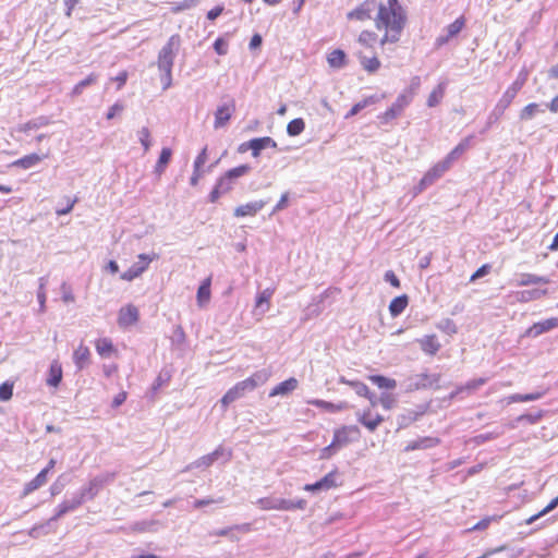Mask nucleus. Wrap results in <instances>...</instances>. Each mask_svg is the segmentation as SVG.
<instances>
[{"label":"nucleus","instance_id":"obj_1","mask_svg":"<svg viewBox=\"0 0 558 558\" xmlns=\"http://www.w3.org/2000/svg\"><path fill=\"white\" fill-rule=\"evenodd\" d=\"M377 11L375 17L376 28L385 29V35L380 40L381 45L386 43H397L407 22V15L398 0H387V3H377L376 0H365L356 9L348 13L349 20L366 21L372 19V13Z\"/></svg>","mask_w":558,"mask_h":558},{"label":"nucleus","instance_id":"obj_2","mask_svg":"<svg viewBox=\"0 0 558 558\" xmlns=\"http://www.w3.org/2000/svg\"><path fill=\"white\" fill-rule=\"evenodd\" d=\"M268 379V374L265 371H259L254 373L251 377L235 384L232 388H230L225 396L221 398L220 402L223 408H227L232 402L242 398L247 391H252L258 386L265 384Z\"/></svg>","mask_w":558,"mask_h":558},{"label":"nucleus","instance_id":"obj_3","mask_svg":"<svg viewBox=\"0 0 558 558\" xmlns=\"http://www.w3.org/2000/svg\"><path fill=\"white\" fill-rule=\"evenodd\" d=\"M181 46V37L179 34L172 35L167 44L160 49L158 53V69L161 72L167 73V76L170 75V71H172L174 58L179 51Z\"/></svg>","mask_w":558,"mask_h":558},{"label":"nucleus","instance_id":"obj_4","mask_svg":"<svg viewBox=\"0 0 558 558\" xmlns=\"http://www.w3.org/2000/svg\"><path fill=\"white\" fill-rule=\"evenodd\" d=\"M525 77H518L511 86L508 87V89L504 93L497 105L495 106L493 112L489 114L488 118V124H492L502 116L505 110L510 106L512 100L515 98L519 90L524 85Z\"/></svg>","mask_w":558,"mask_h":558},{"label":"nucleus","instance_id":"obj_5","mask_svg":"<svg viewBox=\"0 0 558 558\" xmlns=\"http://www.w3.org/2000/svg\"><path fill=\"white\" fill-rule=\"evenodd\" d=\"M439 374H416L407 379V391H415L421 389L439 388Z\"/></svg>","mask_w":558,"mask_h":558},{"label":"nucleus","instance_id":"obj_6","mask_svg":"<svg viewBox=\"0 0 558 558\" xmlns=\"http://www.w3.org/2000/svg\"><path fill=\"white\" fill-rule=\"evenodd\" d=\"M158 258L159 255L156 253H153L151 255L140 254L138 262L134 263L126 271L122 272L120 278L125 281L134 280L147 269L150 262Z\"/></svg>","mask_w":558,"mask_h":558},{"label":"nucleus","instance_id":"obj_7","mask_svg":"<svg viewBox=\"0 0 558 558\" xmlns=\"http://www.w3.org/2000/svg\"><path fill=\"white\" fill-rule=\"evenodd\" d=\"M235 111V101L233 98L227 97L223 102H221L216 111H215V122L214 128L221 129L225 128L230 121L232 114Z\"/></svg>","mask_w":558,"mask_h":558},{"label":"nucleus","instance_id":"obj_8","mask_svg":"<svg viewBox=\"0 0 558 558\" xmlns=\"http://www.w3.org/2000/svg\"><path fill=\"white\" fill-rule=\"evenodd\" d=\"M113 476L114 474L96 476L88 483L87 486L83 487L78 493H76V495L78 497H82L83 502H85L86 500H92L98 495L104 484L107 483L108 481H111Z\"/></svg>","mask_w":558,"mask_h":558},{"label":"nucleus","instance_id":"obj_9","mask_svg":"<svg viewBox=\"0 0 558 558\" xmlns=\"http://www.w3.org/2000/svg\"><path fill=\"white\" fill-rule=\"evenodd\" d=\"M360 435V430L356 426H344L340 429L335 430L333 439L331 441V447H337L338 449L347 446L353 439H356Z\"/></svg>","mask_w":558,"mask_h":558},{"label":"nucleus","instance_id":"obj_10","mask_svg":"<svg viewBox=\"0 0 558 558\" xmlns=\"http://www.w3.org/2000/svg\"><path fill=\"white\" fill-rule=\"evenodd\" d=\"M221 457H225L226 461H228L231 458V452L227 451L223 447L219 446L211 453L203 456L193 463H191L186 469L191 470L193 468H208L214 462L218 461Z\"/></svg>","mask_w":558,"mask_h":558},{"label":"nucleus","instance_id":"obj_11","mask_svg":"<svg viewBox=\"0 0 558 558\" xmlns=\"http://www.w3.org/2000/svg\"><path fill=\"white\" fill-rule=\"evenodd\" d=\"M450 167L442 160L436 163L432 169H429L425 175L421 179L417 185V192L424 191L427 186L432 185L436 180H438Z\"/></svg>","mask_w":558,"mask_h":558},{"label":"nucleus","instance_id":"obj_12","mask_svg":"<svg viewBox=\"0 0 558 558\" xmlns=\"http://www.w3.org/2000/svg\"><path fill=\"white\" fill-rule=\"evenodd\" d=\"M83 504L82 497L74 494L70 499L63 500L56 509V513L51 517L46 525H49L52 521H56L66 514L68 512L76 510Z\"/></svg>","mask_w":558,"mask_h":558},{"label":"nucleus","instance_id":"obj_13","mask_svg":"<svg viewBox=\"0 0 558 558\" xmlns=\"http://www.w3.org/2000/svg\"><path fill=\"white\" fill-rule=\"evenodd\" d=\"M140 313L137 307L132 304L121 307L118 316L120 327H129L137 323Z\"/></svg>","mask_w":558,"mask_h":558},{"label":"nucleus","instance_id":"obj_14","mask_svg":"<svg viewBox=\"0 0 558 558\" xmlns=\"http://www.w3.org/2000/svg\"><path fill=\"white\" fill-rule=\"evenodd\" d=\"M410 101L411 98L408 97L405 94L399 95L396 102L383 113V121L387 123L390 120L397 118L401 113L403 108L410 104Z\"/></svg>","mask_w":558,"mask_h":558},{"label":"nucleus","instance_id":"obj_15","mask_svg":"<svg viewBox=\"0 0 558 558\" xmlns=\"http://www.w3.org/2000/svg\"><path fill=\"white\" fill-rule=\"evenodd\" d=\"M248 147H250V150H252V156L258 157L263 149H266L268 147L276 148L277 143L275 140H272L269 136L256 137V138H252L248 141Z\"/></svg>","mask_w":558,"mask_h":558},{"label":"nucleus","instance_id":"obj_16","mask_svg":"<svg viewBox=\"0 0 558 558\" xmlns=\"http://www.w3.org/2000/svg\"><path fill=\"white\" fill-rule=\"evenodd\" d=\"M558 327V318H548L543 322L535 323L526 330L529 337H538L539 335L547 332Z\"/></svg>","mask_w":558,"mask_h":558},{"label":"nucleus","instance_id":"obj_17","mask_svg":"<svg viewBox=\"0 0 558 558\" xmlns=\"http://www.w3.org/2000/svg\"><path fill=\"white\" fill-rule=\"evenodd\" d=\"M267 201H255L244 205H240L234 209L235 217L254 216L264 208Z\"/></svg>","mask_w":558,"mask_h":558},{"label":"nucleus","instance_id":"obj_18","mask_svg":"<svg viewBox=\"0 0 558 558\" xmlns=\"http://www.w3.org/2000/svg\"><path fill=\"white\" fill-rule=\"evenodd\" d=\"M439 444V439L435 437H422L417 440L410 441L404 451H414V450H424L428 448H433Z\"/></svg>","mask_w":558,"mask_h":558},{"label":"nucleus","instance_id":"obj_19","mask_svg":"<svg viewBox=\"0 0 558 558\" xmlns=\"http://www.w3.org/2000/svg\"><path fill=\"white\" fill-rule=\"evenodd\" d=\"M298 387V380L294 377H290L289 379L278 384L274 389L270 391L269 396H287L293 390H295Z\"/></svg>","mask_w":558,"mask_h":558},{"label":"nucleus","instance_id":"obj_20","mask_svg":"<svg viewBox=\"0 0 558 558\" xmlns=\"http://www.w3.org/2000/svg\"><path fill=\"white\" fill-rule=\"evenodd\" d=\"M211 278H206L197 289L196 300L199 307L205 306L210 300Z\"/></svg>","mask_w":558,"mask_h":558},{"label":"nucleus","instance_id":"obj_21","mask_svg":"<svg viewBox=\"0 0 558 558\" xmlns=\"http://www.w3.org/2000/svg\"><path fill=\"white\" fill-rule=\"evenodd\" d=\"M62 380V367L58 361H53L49 367V375L47 378V385L51 387H58Z\"/></svg>","mask_w":558,"mask_h":558},{"label":"nucleus","instance_id":"obj_22","mask_svg":"<svg viewBox=\"0 0 558 558\" xmlns=\"http://www.w3.org/2000/svg\"><path fill=\"white\" fill-rule=\"evenodd\" d=\"M384 421V417L377 414L375 417L371 416V411H365L359 416V422L364 425L368 430L374 432Z\"/></svg>","mask_w":558,"mask_h":558},{"label":"nucleus","instance_id":"obj_23","mask_svg":"<svg viewBox=\"0 0 558 558\" xmlns=\"http://www.w3.org/2000/svg\"><path fill=\"white\" fill-rule=\"evenodd\" d=\"M46 156L47 155L40 156L38 154H31L14 161L13 166L23 169H29L37 166Z\"/></svg>","mask_w":558,"mask_h":558},{"label":"nucleus","instance_id":"obj_24","mask_svg":"<svg viewBox=\"0 0 558 558\" xmlns=\"http://www.w3.org/2000/svg\"><path fill=\"white\" fill-rule=\"evenodd\" d=\"M328 64L333 69H341L347 64V54L341 49H336L328 54Z\"/></svg>","mask_w":558,"mask_h":558},{"label":"nucleus","instance_id":"obj_25","mask_svg":"<svg viewBox=\"0 0 558 558\" xmlns=\"http://www.w3.org/2000/svg\"><path fill=\"white\" fill-rule=\"evenodd\" d=\"M408 295L396 296L389 304V312L392 317L399 316L408 306Z\"/></svg>","mask_w":558,"mask_h":558},{"label":"nucleus","instance_id":"obj_26","mask_svg":"<svg viewBox=\"0 0 558 558\" xmlns=\"http://www.w3.org/2000/svg\"><path fill=\"white\" fill-rule=\"evenodd\" d=\"M171 156H172V150L170 148L163 147L161 149L159 158H158L157 163L155 166V173L156 174L161 175L165 172V170H166V168H167V166H168V163H169V161L171 159Z\"/></svg>","mask_w":558,"mask_h":558},{"label":"nucleus","instance_id":"obj_27","mask_svg":"<svg viewBox=\"0 0 558 558\" xmlns=\"http://www.w3.org/2000/svg\"><path fill=\"white\" fill-rule=\"evenodd\" d=\"M549 279L546 277L537 276L534 274H521L519 280L517 282L518 286H530V284H538V283H548Z\"/></svg>","mask_w":558,"mask_h":558},{"label":"nucleus","instance_id":"obj_28","mask_svg":"<svg viewBox=\"0 0 558 558\" xmlns=\"http://www.w3.org/2000/svg\"><path fill=\"white\" fill-rule=\"evenodd\" d=\"M89 357V349L83 344H80L78 348L73 353V360L78 369H82L87 363Z\"/></svg>","mask_w":558,"mask_h":558},{"label":"nucleus","instance_id":"obj_29","mask_svg":"<svg viewBox=\"0 0 558 558\" xmlns=\"http://www.w3.org/2000/svg\"><path fill=\"white\" fill-rule=\"evenodd\" d=\"M545 395V391H535L532 393H514L508 397V403L513 402H527V401H535L541 399Z\"/></svg>","mask_w":558,"mask_h":558},{"label":"nucleus","instance_id":"obj_30","mask_svg":"<svg viewBox=\"0 0 558 558\" xmlns=\"http://www.w3.org/2000/svg\"><path fill=\"white\" fill-rule=\"evenodd\" d=\"M547 293V290L533 289V290H524L518 292V301L520 302H530L533 300H538Z\"/></svg>","mask_w":558,"mask_h":558},{"label":"nucleus","instance_id":"obj_31","mask_svg":"<svg viewBox=\"0 0 558 558\" xmlns=\"http://www.w3.org/2000/svg\"><path fill=\"white\" fill-rule=\"evenodd\" d=\"M47 482V470H41L37 476L32 480L29 483L25 486V494H29L39 487H41Z\"/></svg>","mask_w":558,"mask_h":558},{"label":"nucleus","instance_id":"obj_32","mask_svg":"<svg viewBox=\"0 0 558 558\" xmlns=\"http://www.w3.org/2000/svg\"><path fill=\"white\" fill-rule=\"evenodd\" d=\"M421 348L424 352L433 355L439 350L440 344L435 336H427L421 340Z\"/></svg>","mask_w":558,"mask_h":558},{"label":"nucleus","instance_id":"obj_33","mask_svg":"<svg viewBox=\"0 0 558 558\" xmlns=\"http://www.w3.org/2000/svg\"><path fill=\"white\" fill-rule=\"evenodd\" d=\"M369 379L381 389H395L397 386V383L392 378L385 377L383 375H374L371 376Z\"/></svg>","mask_w":558,"mask_h":558},{"label":"nucleus","instance_id":"obj_34","mask_svg":"<svg viewBox=\"0 0 558 558\" xmlns=\"http://www.w3.org/2000/svg\"><path fill=\"white\" fill-rule=\"evenodd\" d=\"M468 142L469 140H465L464 142L460 143L459 145H457L448 155L447 157L444 159V161L449 166L451 167L452 162L459 158V156H461L466 147H468Z\"/></svg>","mask_w":558,"mask_h":558},{"label":"nucleus","instance_id":"obj_35","mask_svg":"<svg viewBox=\"0 0 558 558\" xmlns=\"http://www.w3.org/2000/svg\"><path fill=\"white\" fill-rule=\"evenodd\" d=\"M256 505H257L262 510H280L279 498H277V497H265V498H259V499L256 501Z\"/></svg>","mask_w":558,"mask_h":558},{"label":"nucleus","instance_id":"obj_36","mask_svg":"<svg viewBox=\"0 0 558 558\" xmlns=\"http://www.w3.org/2000/svg\"><path fill=\"white\" fill-rule=\"evenodd\" d=\"M233 530H240V531L246 532V531H248V524H242V525H235L233 527L220 529V530L215 531L213 533V535H216V536H227L231 541H238V537L234 534H232Z\"/></svg>","mask_w":558,"mask_h":558},{"label":"nucleus","instance_id":"obj_37","mask_svg":"<svg viewBox=\"0 0 558 558\" xmlns=\"http://www.w3.org/2000/svg\"><path fill=\"white\" fill-rule=\"evenodd\" d=\"M305 129V122L301 118L293 119L287 125V133L290 136L300 135Z\"/></svg>","mask_w":558,"mask_h":558},{"label":"nucleus","instance_id":"obj_38","mask_svg":"<svg viewBox=\"0 0 558 558\" xmlns=\"http://www.w3.org/2000/svg\"><path fill=\"white\" fill-rule=\"evenodd\" d=\"M445 95V84L440 83L428 96L427 98V106L428 107H435L439 104L441 98Z\"/></svg>","mask_w":558,"mask_h":558},{"label":"nucleus","instance_id":"obj_39","mask_svg":"<svg viewBox=\"0 0 558 558\" xmlns=\"http://www.w3.org/2000/svg\"><path fill=\"white\" fill-rule=\"evenodd\" d=\"M97 78H98V76L95 73H90L86 78L82 80L74 86V88L72 90V95L73 96L81 95L83 89L86 88L87 86L95 84Z\"/></svg>","mask_w":558,"mask_h":558},{"label":"nucleus","instance_id":"obj_40","mask_svg":"<svg viewBox=\"0 0 558 558\" xmlns=\"http://www.w3.org/2000/svg\"><path fill=\"white\" fill-rule=\"evenodd\" d=\"M377 101V98L375 96L367 97L363 99L362 101L356 102L351 110L345 114V119H349L355 114H357L361 110L366 108L371 104H375Z\"/></svg>","mask_w":558,"mask_h":558},{"label":"nucleus","instance_id":"obj_41","mask_svg":"<svg viewBox=\"0 0 558 558\" xmlns=\"http://www.w3.org/2000/svg\"><path fill=\"white\" fill-rule=\"evenodd\" d=\"M360 62L363 69L369 73L376 72L380 66V62L376 57L367 58L365 56H361Z\"/></svg>","mask_w":558,"mask_h":558},{"label":"nucleus","instance_id":"obj_42","mask_svg":"<svg viewBox=\"0 0 558 558\" xmlns=\"http://www.w3.org/2000/svg\"><path fill=\"white\" fill-rule=\"evenodd\" d=\"M49 120L46 117H38L32 121L26 122L20 128V131L27 132L29 130L40 129L48 125Z\"/></svg>","mask_w":558,"mask_h":558},{"label":"nucleus","instance_id":"obj_43","mask_svg":"<svg viewBox=\"0 0 558 558\" xmlns=\"http://www.w3.org/2000/svg\"><path fill=\"white\" fill-rule=\"evenodd\" d=\"M537 112H544V110L539 109V106L537 104H529L521 110L520 119L525 121L531 120Z\"/></svg>","mask_w":558,"mask_h":558},{"label":"nucleus","instance_id":"obj_44","mask_svg":"<svg viewBox=\"0 0 558 558\" xmlns=\"http://www.w3.org/2000/svg\"><path fill=\"white\" fill-rule=\"evenodd\" d=\"M311 404L315 405V407H318V408H323L329 412H337V411H341L345 408V403H340V404H333L331 402H328V401H325V400H313V401H310Z\"/></svg>","mask_w":558,"mask_h":558},{"label":"nucleus","instance_id":"obj_45","mask_svg":"<svg viewBox=\"0 0 558 558\" xmlns=\"http://www.w3.org/2000/svg\"><path fill=\"white\" fill-rule=\"evenodd\" d=\"M46 283H47V279L45 277L39 278L37 300L39 303V312L40 313H44L46 311V291H45Z\"/></svg>","mask_w":558,"mask_h":558},{"label":"nucleus","instance_id":"obj_46","mask_svg":"<svg viewBox=\"0 0 558 558\" xmlns=\"http://www.w3.org/2000/svg\"><path fill=\"white\" fill-rule=\"evenodd\" d=\"M96 350L101 356H108L113 351V344L111 340L104 338L97 341Z\"/></svg>","mask_w":558,"mask_h":558},{"label":"nucleus","instance_id":"obj_47","mask_svg":"<svg viewBox=\"0 0 558 558\" xmlns=\"http://www.w3.org/2000/svg\"><path fill=\"white\" fill-rule=\"evenodd\" d=\"M558 507V496L555 497L543 510H541L538 513L530 517L529 519L525 520V523L526 524H532L533 522H535L538 518L543 517L544 514L550 512L551 510H554L555 508Z\"/></svg>","mask_w":558,"mask_h":558},{"label":"nucleus","instance_id":"obj_48","mask_svg":"<svg viewBox=\"0 0 558 558\" xmlns=\"http://www.w3.org/2000/svg\"><path fill=\"white\" fill-rule=\"evenodd\" d=\"M251 171V166L248 165H241L239 167H235L233 169H230L226 172V174H228V177L234 181L235 179L238 178H241L243 175H245L246 173H248Z\"/></svg>","mask_w":558,"mask_h":558},{"label":"nucleus","instance_id":"obj_49","mask_svg":"<svg viewBox=\"0 0 558 558\" xmlns=\"http://www.w3.org/2000/svg\"><path fill=\"white\" fill-rule=\"evenodd\" d=\"M422 414H423V411H421V412L408 411L407 414H402L399 417V426L407 427L409 424L416 421Z\"/></svg>","mask_w":558,"mask_h":558},{"label":"nucleus","instance_id":"obj_50","mask_svg":"<svg viewBox=\"0 0 558 558\" xmlns=\"http://www.w3.org/2000/svg\"><path fill=\"white\" fill-rule=\"evenodd\" d=\"M485 383H486L485 378L473 379V380L469 381L464 387H462L459 390L452 392L450 395V398L452 399L456 395H458L459 391H462L464 389L468 390V391L475 390L478 387H481L482 385H484Z\"/></svg>","mask_w":558,"mask_h":558},{"label":"nucleus","instance_id":"obj_51","mask_svg":"<svg viewBox=\"0 0 558 558\" xmlns=\"http://www.w3.org/2000/svg\"><path fill=\"white\" fill-rule=\"evenodd\" d=\"M137 135H138V140L141 142V144L143 145L144 147V150L145 151H148V149L150 148V132L147 128H142L138 132H137Z\"/></svg>","mask_w":558,"mask_h":558},{"label":"nucleus","instance_id":"obj_52","mask_svg":"<svg viewBox=\"0 0 558 558\" xmlns=\"http://www.w3.org/2000/svg\"><path fill=\"white\" fill-rule=\"evenodd\" d=\"M377 39V35L369 31H363L359 36V43L365 46H372Z\"/></svg>","mask_w":558,"mask_h":558},{"label":"nucleus","instance_id":"obj_53","mask_svg":"<svg viewBox=\"0 0 558 558\" xmlns=\"http://www.w3.org/2000/svg\"><path fill=\"white\" fill-rule=\"evenodd\" d=\"M13 395V384L8 381L0 385V400L8 401L12 398Z\"/></svg>","mask_w":558,"mask_h":558},{"label":"nucleus","instance_id":"obj_54","mask_svg":"<svg viewBox=\"0 0 558 558\" xmlns=\"http://www.w3.org/2000/svg\"><path fill=\"white\" fill-rule=\"evenodd\" d=\"M463 25H464V21L462 19H457L454 22L449 24L447 27L448 37H453V36L458 35L461 32V29L463 28Z\"/></svg>","mask_w":558,"mask_h":558},{"label":"nucleus","instance_id":"obj_55","mask_svg":"<svg viewBox=\"0 0 558 558\" xmlns=\"http://www.w3.org/2000/svg\"><path fill=\"white\" fill-rule=\"evenodd\" d=\"M342 381L345 383V380H343V379H342ZM347 384H349L350 386L353 387L356 395L362 396V397H368L369 389L365 384L360 383V381H347Z\"/></svg>","mask_w":558,"mask_h":558},{"label":"nucleus","instance_id":"obj_56","mask_svg":"<svg viewBox=\"0 0 558 558\" xmlns=\"http://www.w3.org/2000/svg\"><path fill=\"white\" fill-rule=\"evenodd\" d=\"M218 190H221L223 193L229 192L232 189L233 181L225 173L216 183Z\"/></svg>","mask_w":558,"mask_h":558},{"label":"nucleus","instance_id":"obj_57","mask_svg":"<svg viewBox=\"0 0 558 558\" xmlns=\"http://www.w3.org/2000/svg\"><path fill=\"white\" fill-rule=\"evenodd\" d=\"M272 293L274 291L270 289H265L260 292L256 298V307H260L264 303L268 304Z\"/></svg>","mask_w":558,"mask_h":558},{"label":"nucleus","instance_id":"obj_58","mask_svg":"<svg viewBox=\"0 0 558 558\" xmlns=\"http://www.w3.org/2000/svg\"><path fill=\"white\" fill-rule=\"evenodd\" d=\"M396 402V399L390 393H383L379 398V403L386 410H390Z\"/></svg>","mask_w":558,"mask_h":558},{"label":"nucleus","instance_id":"obj_59","mask_svg":"<svg viewBox=\"0 0 558 558\" xmlns=\"http://www.w3.org/2000/svg\"><path fill=\"white\" fill-rule=\"evenodd\" d=\"M214 49L219 56L227 54V43L222 38H217L214 43Z\"/></svg>","mask_w":558,"mask_h":558},{"label":"nucleus","instance_id":"obj_60","mask_svg":"<svg viewBox=\"0 0 558 558\" xmlns=\"http://www.w3.org/2000/svg\"><path fill=\"white\" fill-rule=\"evenodd\" d=\"M206 160H207V147H204L194 161V168H196V170L197 169L201 170L202 166L205 165Z\"/></svg>","mask_w":558,"mask_h":558},{"label":"nucleus","instance_id":"obj_61","mask_svg":"<svg viewBox=\"0 0 558 558\" xmlns=\"http://www.w3.org/2000/svg\"><path fill=\"white\" fill-rule=\"evenodd\" d=\"M61 290H62V300L64 303H71V302H74L75 298L72 293V291L69 289V287L66 286L65 282L62 283L61 286Z\"/></svg>","mask_w":558,"mask_h":558},{"label":"nucleus","instance_id":"obj_62","mask_svg":"<svg viewBox=\"0 0 558 558\" xmlns=\"http://www.w3.org/2000/svg\"><path fill=\"white\" fill-rule=\"evenodd\" d=\"M385 281L389 282L392 287L399 288L400 287V280L396 276V274L392 270H388L385 272Z\"/></svg>","mask_w":558,"mask_h":558},{"label":"nucleus","instance_id":"obj_63","mask_svg":"<svg viewBox=\"0 0 558 558\" xmlns=\"http://www.w3.org/2000/svg\"><path fill=\"white\" fill-rule=\"evenodd\" d=\"M158 522L157 521H150V522H138L135 524V530L136 531H140V532H145V531H155L153 529V526L157 525Z\"/></svg>","mask_w":558,"mask_h":558},{"label":"nucleus","instance_id":"obj_64","mask_svg":"<svg viewBox=\"0 0 558 558\" xmlns=\"http://www.w3.org/2000/svg\"><path fill=\"white\" fill-rule=\"evenodd\" d=\"M336 474L337 472L336 471H331L329 472L328 474H326L322 480L323 482L325 483V485H327V487L330 489L332 487H335L337 484H336Z\"/></svg>","mask_w":558,"mask_h":558}]
</instances>
